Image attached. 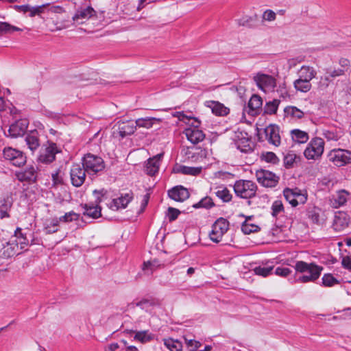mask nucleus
<instances>
[{"label":"nucleus","mask_w":351,"mask_h":351,"mask_svg":"<svg viewBox=\"0 0 351 351\" xmlns=\"http://www.w3.org/2000/svg\"><path fill=\"white\" fill-rule=\"evenodd\" d=\"M294 267L296 272L302 274L295 279L296 282L300 283L315 281L319 278L323 270V267L322 266L313 263H308L302 261H297Z\"/></svg>","instance_id":"f257e3e1"},{"label":"nucleus","mask_w":351,"mask_h":351,"mask_svg":"<svg viewBox=\"0 0 351 351\" xmlns=\"http://www.w3.org/2000/svg\"><path fill=\"white\" fill-rule=\"evenodd\" d=\"M82 161L83 167L86 170L87 173L90 176L96 175L105 168L104 160L101 157L92 154H86Z\"/></svg>","instance_id":"f03ea898"},{"label":"nucleus","mask_w":351,"mask_h":351,"mask_svg":"<svg viewBox=\"0 0 351 351\" xmlns=\"http://www.w3.org/2000/svg\"><path fill=\"white\" fill-rule=\"evenodd\" d=\"M235 193L241 198H251L255 196L257 186L250 180H239L233 186Z\"/></svg>","instance_id":"7ed1b4c3"},{"label":"nucleus","mask_w":351,"mask_h":351,"mask_svg":"<svg viewBox=\"0 0 351 351\" xmlns=\"http://www.w3.org/2000/svg\"><path fill=\"white\" fill-rule=\"evenodd\" d=\"M93 193L95 197L96 204L95 205L93 203L84 204V215L92 217L93 219H97L101 217V208L99 206V204L101 202L102 197L106 194V191H105L104 189H101L99 191L95 190L93 191Z\"/></svg>","instance_id":"20e7f679"},{"label":"nucleus","mask_w":351,"mask_h":351,"mask_svg":"<svg viewBox=\"0 0 351 351\" xmlns=\"http://www.w3.org/2000/svg\"><path fill=\"white\" fill-rule=\"evenodd\" d=\"M324 150V140L322 138L315 137L309 142L304 154L308 160H317L323 154Z\"/></svg>","instance_id":"39448f33"},{"label":"nucleus","mask_w":351,"mask_h":351,"mask_svg":"<svg viewBox=\"0 0 351 351\" xmlns=\"http://www.w3.org/2000/svg\"><path fill=\"white\" fill-rule=\"evenodd\" d=\"M253 80L259 89L265 93L273 92L276 86V80L270 75L258 73Z\"/></svg>","instance_id":"423d86ee"},{"label":"nucleus","mask_w":351,"mask_h":351,"mask_svg":"<svg viewBox=\"0 0 351 351\" xmlns=\"http://www.w3.org/2000/svg\"><path fill=\"white\" fill-rule=\"evenodd\" d=\"M328 158L335 165L342 167L351 163V152L342 149H334L328 154Z\"/></svg>","instance_id":"0eeeda50"},{"label":"nucleus","mask_w":351,"mask_h":351,"mask_svg":"<svg viewBox=\"0 0 351 351\" xmlns=\"http://www.w3.org/2000/svg\"><path fill=\"white\" fill-rule=\"evenodd\" d=\"M3 156L5 160H9L12 165L16 167H21L26 162V156L23 153L10 147L3 149Z\"/></svg>","instance_id":"6e6552de"},{"label":"nucleus","mask_w":351,"mask_h":351,"mask_svg":"<svg viewBox=\"0 0 351 351\" xmlns=\"http://www.w3.org/2000/svg\"><path fill=\"white\" fill-rule=\"evenodd\" d=\"M113 129V136L122 139L134 134L136 129V125L132 121H118Z\"/></svg>","instance_id":"1a4fd4ad"},{"label":"nucleus","mask_w":351,"mask_h":351,"mask_svg":"<svg viewBox=\"0 0 351 351\" xmlns=\"http://www.w3.org/2000/svg\"><path fill=\"white\" fill-rule=\"evenodd\" d=\"M258 183L265 187H274L279 181V177L268 170L259 169L256 172Z\"/></svg>","instance_id":"9d476101"},{"label":"nucleus","mask_w":351,"mask_h":351,"mask_svg":"<svg viewBox=\"0 0 351 351\" xmlns=\"http://www.w3.org/2000/svg\"><path fill=\"white\" fill-rule=\"evenodd\" d=\"M86 170L80 164H74L70 170L71 184L75 187L81 186L86 179Z\"/></svg>","instance_id":"9b49d317"},{"label":"nucleus","mask_w":351,"mask_h":351,"mask_svg":"<svg viewBox=\"0 0 351 351\" xmlns=\"http://www.w3.org/2000/svg\"><path fill=\"white\" fill-rule=\"evenodd\" d=\"M45 147L42 149L38 156L40 162L43 163H50L55 160L56 154L60 152L56 143L47 142Z\"/></svg>","instance_id":"f8f14e48"},{"label":"nucleus","mask_w":351,"mask_h":351,"mask_svg":"<svg viewBox=\"0 0 351 351\" xmlns=\"http://www.w3.org/2000/svg\"><path fill=\"white\" fill-rule=\"evenodd\" d=\"M265 139L269 144L278 147L280 144V130L278 126L270 124L264 129Z\"/></svg>","instance_id":"ddd939ff"},{"label":"nucleus","mask_w":351,"mask_h":351,"mask_svg":"<svg viewBox=\"0 0 351 351\" xmlns=\"http://www.w3.org/2000/svg\"><path fill=\"white\" fill-rule=\"evenodd\" d=\"M28 121L27 119H19L12 123L8 130V136L17 138L23 136L27 128Z\"/></svg>","instance_id":"4468645a"},{"label":"nucleus","mask_w":351,"mask_h":351,"mask_svg":"<svg viewBox=\"0 0 351 351\" xmlns=\"http://www.w3.org/2000/svg\"><path fill=\"white\" fill-rule=\"evenodd\" d=\"M160 302L154 298H144L136 303V306L139 307L149 314H152L156 308L160 306Z\"/></svg>","instance_id":"2eb2a0df"},{"label":"nucleus","mask_w":351,"mask_h":351,"mask_svg":"<svg viewBox=\"0 0 351 351\" xmlns=\"http://www.w3.org/2000/svg\"><path fill=\"white\" fill-rule=\"evenodd\" d=\"M133 198L132 192L121 194L118 198L113 199L110 203V208L112 210H117L120 208H125Z\"/></svg>","instance_id":"dca6fc26"},{"label":"nucleus","mask_w":351,"mask_h":351,"mask_svg":"<svg viewBox=\"0 0 351 351\" xmlns=\"http://www.w3.org/2000/svg\"><path fill=\"white\" fill-rule=\"evenodd\" d=\"M169 197L176 202H184L189 197L188 190L182 186H176L168 191Z\"/></svg>","instance_id":"f3484780"},{"label":"nucleus","mask_w":351,"mask_h":351,"mask_svg":"<svg viewBox=\"0 0 351 351\" xmlns=\"http://www.w3.org/2000/svg\"><path fill=\"white\" fill-rule=\"evenodd\" d=\"M95 14L96 12L90 6L81 8L76 11L75 14L73 16V20L79 24H82L84 23V20H87L95 16Z\"/></svg>","instance_id":"a211bd4d"},{"label":"nucleus","mask_w":351,"mask_h":351,"mask_svg":"<svg viewBox=\"0 0 351 351\" xmlns=\"http://www.w3.org/2000/svg\"><path fill=\"white\" fill-rule=\"evenodd\" d=\"M16 176L21 182H35L37 178V171L34 166H29L24 171L17 172Z\"/></svg>","instance_id":"6ab92c4d"},{"label":"nucleus","mask_w":351,"mask_h":351,"mask_svg":"<svg viewBox=\"0 0 351 351\" xmlns=\"http://www.w3.org/2000/svg\"><path fill=\"white\" fill-rule=\"evenodd\" d=\"M20 253L18 250L17 243H14L10 240L0 250V258H9Z\"/></svg>","instance_id":"aec40b11"},{"label":"nucleus","mask_w":351,"mask_h":351,"mask_svg":"<svg viewBox=\"0 0 351 351\" xmlns=\"http://www.w3.org/2000/svg\"><path fill=\"white\" fill-rule=\"evenodd\" d=\"M162 155V154H157L147 160L145 167V171L147 175L154 176L158 171Z\"/></svg>","instance_id":"412c9836"},{"label":"nucleus","mask_w":351,"mask_h":351,"mask_svg":"<svg viewBox=\"0 0 351 351\" xmlns=\"http://www.w3.org/2000/svg\"><path fill=\"white\" fill-rule=\"evenodd\" d=\"M184 133L185 134L187 139L193 144H197L202 141L205 138V135L203 132L195 127L185 129Z\"/></svg>","instance_id":"4be33fe9"},{"label":"nucleus","mask_w":351,"mask_h":351,"mask_svg":"<svg viewBox=\"0 0 351 351\" xmlns=\"http://www.w3.org/2000/svg\"><path fill=\"white\" fill-rule=\"evenodd\" d=\"M224 130V137L230 138L232 141V143L234 145L239 141H241V139L245 140V136L248 134L244 131H241L235 128H226Z\"/></svg>","instance_id":"5701e85b"},{"label":"nucleus","mask_w":351,"mask_h":351,"mask_svg":"<svg viewBox=\"0 0 351 351\" xmlns=\"http://www.w3.org/2000/svg\"><path fill=\"white\" fill-rule=\"evenodd\" d=\"M316 75L317 71L314 67L308 65H303L298 71L299 78L307 80L310 82L315 77Z\"/></svg>","instance_id":"b1692460"},{"label":"nucleus","mask_w":351,"mask_h":351,"mask_svg":"<svg viewBox=\"0 0 351 351\" xmlns=\"http://www.w3.org/2000/svg\"><path fill=\"white\" fill-rule=\"evenodd\" d=\"M13 204L11 197L7 196L0 199V218L10 217L9 211L10 210Z\"/></svg>","instance_id":"393cba45"},{"label":"nucleus","mask_w":351,"mask_h":351,"mask_svg":"<svg viewBox=\"0 0 351 351\" xmlns=\"http://www.w3.org/2000/svg\"><path fill=\"white\" fill-rule=\"evenodd\" d=\"M25 142L31 151L36 150L40 145L38 131L32 130L29 132L25 136Z\"/></svg>","instance_id":"a878e982"},{"label":"nucleus","mask_w":351,"mask_h":351,"mask_svg":"<svg viewBox=\"0 0 351 351\" xmlns=\"http://www.w3.org/2000/svg\"><path fill=\"white\" fill-rule=\"evenodd\" d=\"M188 158L193 161H198L204 158L206 156V151L200 147H189L186 153Z\"/></svg>","instance_id":"bb28decb"},{"label":"nucleus","mask_w":351,"mask_h":351,"mask_svg":"<svg viewBox=\"0 0 351 351\" xmlns=\"http://www.w3.org/2000/svg\"><path fill=\"white\" fill-rule=\"evenodd\" d=\"M349 220L345 214L340 213L335 217L333 227L336 230L341 231L348 226Z\"/></svg>","instance_id":"cd10ccee"},{"label":"nucleus","mask_w":351,"mask_h":351,"mask_svg":"<svg viewBox=\"0 0 351 351\" xmlns=\"http://www.w3.org/2000/svg\"><path fill=\"white\" fill-rule=\"evenodd\" d=\"M291 134L293 141L298 143H305L309 138L307 132L299 129L292 130Z\"/></svg>","instance_id":"c85d7f7f"},{"label":"nucleus","mask_w":351,"mask_h":351,"mask_svg":"<svg viewBox=\"0 0 351 351\" xmlns=\"http://www.w3.org/2000/svg\"><path fill=\"white\" fill-rule=\"evenodd\" d=\"M262 104L263 101L260 96L257 95H252L248 102V108L251 111L249 113L254 115L256 113V110H258L262 106Z\"/></svg>","instance_id":"c756f323"},{"label":"nucleus","mask_w":351,"mask_h":351,"mask_svg":"<svg viewBox=\"0 0 351 351\" xmlns=\"http://www.w3.org/2000/svg\"><path fill=\"white\" fill-rule=\"evenodd\" d=\"M293 86L298 91L302 93L308 92L312 87L310 82L299 77L293 82Z\"/></svg>","instance_id":"7c9ffc66"},{"label":"nucleus","mask_w":351,"mask_h":351,"mask_svg":"<svg viewBox=\"0 0 351 351\" xmlns=\"http://www.w3.org/2000/svg\"><path fill=\"white\" fill-rule=\"evenodd\" d=\"M284 112L287 117L293 119H300L304 117V112L295 106H287L285 108Z\"/></svg>","instance_id":"2f4dec72"},{"label":"nucleus","mask_w":351,"mask_h":351,"mask_svg":"<svg viewBox=\"0 0 351 351\" xmlns=\"http://www.w3.org/2000/svg\"><path fill=\"white\" fill-rule=\"evenodd\" d=\"M348 195L349 193L344 190L338 191L337 194L333 196V206L335 208H337L343 205L346 202Z\"/></svg>","instance_id":"473e14b6"},{"label":"nucleus","mask_w":351,"mask_h":351,"mask_svg":"<svg viewBox=\"0 0 351 351\" xmlns=\"http://www.w3.org/2000/svg\"><path fill=\"white\" fill-rule=\"evenodd\" d=\"M164 344L170 351H181L182 350V342L172 338L165 339Z\"/></svg>","instance_id":"72a5a7b5"},{"label":"nucleus","mask_w":351,"mask_h":351,"mask_svg":"<svg viewBox=\"0 0 351 351\" xmlns=\"http://www.w3.org/2000/svg\"><path fill=\"white\" fill-rule=\"evenodd\" d=\"M280 100L274 99V100L267 102L264 107V112L267 114H274L277 112Z\"/></svg>","instance_id":"f704fd0d"},{"label":"nucleus","mask_w":351,"mask_h":351,"mask_svg":"<svg viewBox=\"0 0 351 351\" xmlns=\"http://www.w3.org/2000/svg\"><path fill=\"white\" fill-rule=\"evenodd\" d=\"M219 223V218L216 219V221L214 222V223L212 226V230L208 233V237L210 239L215 242V243H219V228L218 226V223Z\"/></svg>","instance_id":"c9c22d12"},{"label":"nucleus","mask_w":351,"mask_h":351,"mask_svg":"<svg viewBox=\"0 0 351 351\" xmlns=\"http://www.w3.org/2000/svg\"><path fill=\"white\" fill-rule=\"evenodd\" d=\"M22 29L10 25L6 22H0V36L7 34H11L15 31H21Z\"/></svg>","instance_id":"e433bc0d"},{"label":"nucleus","mask_w":351,"mask_h":351,"mask_svg":"<svg viewBox=\"0 0 351 351\" xmlns=\"http://www.w3.org/2000/svg\"><path fill=\"white\" fill-rule=\"evenodd\" d=\"M60 220L58 218L51 219L45 226V231L47 234H53L58 230Z\"/></svg>","instance_id":"4c0bfd02"},{"label":"nucleus","mask_w":351,"mask_h":351,"mask_svg":"<svg viewBox=\"0 0 351 351\" xmlns=\"http://www.w3.org/2000/svg\"><path fill=\"white\" fill-rule=\"evenodd\" d=\"M155 120H156V119L151 117L141 118L138 119L134 123L136 125V127L145 128L148 129L153 126L154 121Z\"/></svg>","instance_id":"58836bf2"},{"label":"nucleus","mask_w":351,"mask_h":351,"mask_svg":"<svg viewBox=\"0 0 351 351\" xmlns=\"http://www.w3.org/2000/svg\"><path fill=\"white\" fill-rule=\"evenodd\" d=\"M323 135L328 141H337L341 138L342 133L340 131L326 130H324Z\"/></svg>","instance_id":"ea45409f"},{"label":"nucleus","mask_w":351,"mask_h":351,"mask_svg":"<svg viewBox=\"0 0 351 351\" xmlns=\"http://www.w3.org/2000/svg\"><path fill=\"white\" fill-rule=\"evenodd\" d=\"M202 171L201 167H191L187 166H180L178 170V172H180L184 175H193L196 176L199 174Z\"/></svg>","instance_id":"a19ab883"},{"label":"nucleus","mask_w":351,"mask_h":351,"mask_svg":"<svg viewBox=\"0 0 351 351\" xmlns=\"http://www.w3.org/2000/svg\"><path fill=\"white\" fill-rule=\"evenodd\" d=\"M189 351H197L202 346L198 341L189 338L187 335L183 337Z\"/></svg>","instance_id":"79ce46f5"},{"label":"nucleus","mask_w":351,"mask_h":351,"mask_svg":"<svg viewBox=\"0 0 351 351\" xmlns=\"http://www.w3.org/2000/svg\"><path fill=\"white\" fill-rule=\"evenodd\" d=\"M322 284L325 287H333L339 284V281L331 274H325L322 277Z\"/></svg>","instance_id":"37998d69"},{"label":"nucleus","mask_w":351,"mask_h":351,"mask_svg":"<svg viewBox=\"0 0 351 351\" xmlns=\"http://www.w3.org/2000/svg\"><path fill=\"white\" fill-rule=\"evenodd\" d=\"M153 339V335L149 334L147 330L138 331L136 332L134 339L145 343Z\"/></svg>","instance_id":"c03bdc74"},{"label":"nucleus","mask_w":351,"mask_h":351,"mask_svg":"<svg viewBox=\"0 0 351 351\" xmlns=\"http://www.w3.org/2000/svg\"><path fill=\"white\" fill-rule=\"evenodd\" d=\"M261 158L262 160H264L266 162L272 164H277L279 162V159L277 156L271 152L262 153Z\"/></svg>","instance_id":"a18cd8bd"},{"label":"nucleus","mask_w":351,"mask_h":351,"mask_svg":"<svg viewBox=\"0 0 351 351\" xmlns=\"http://www.w3.org/2000/svg\"><path fill=\"white\" fill-rule=\"evenodd\" d=\"M259 228L258 226L248 223L247 221H244L241 226V230L245 234H249L252 232L258 231Z\"/></svg>","instance_id":"49530a36"},{"label":"nucleus","mask_w":351,"mask_h":351,"mask_svg":"<svg viewBox=\"0 0 351 351\" xmlns=\"http://www.w3.org/2000/svg\"><path fill=\"white\" fill-rule=\"evenodd\" d=\"M80 215L75 213L74 211H71L69 213H66L63 216L58 218L60 220V222H71L73 221H76L79 219Z\"/></svg>","instance_id":"de8ad7c7"},{"label":"nucleus","mask_w":351,"mask_h":351,"mask_svg":"<svg viewBox=\"0 0 351 351\" xmlns=\"http://www.w3.org/2000/svg\"><path fill=\"white\" fill-rule=\"evenodd\" d=\"M160 264L158 261H149L143 263V269L146 271L148 274H152L153 271L158 268Z\"/></svg>","instance_id":"09e8293b"},{"label":"nucleus","mask_w":351,"mask_h":351,"mask_svg":"<svg viewBox=\"0 0 351 351\" xmlns=\"http://www.w3.org/2000/svg\"><path fill=\"white\" fill-rule=\"evenodd\" d=\"M214 206L213 199L210 197H205L202 198L198 203L195 204L193 207L195 208H209Z\"/></svg>","instance_id":"8fccbe9b"},{"label":"nucleus","mask_w":351,"mask_h":351,"mask_svg":"<svg viewBox=\"0 0 351 351\" xmlns=\"http://www.w3.org/2000/svg\"><path fill=\"white\" fill-rule=\"evenodd\" d=\"M272 270H273V267H271H271L258 266V267H256L254 269V271L256 275L261 276L263 277H266V276H269L271 273Z\"/></svg>","instance_id":"3c124183"},{"label":"nucleus","mask_w":351,"mask_h":351,"mask_svg":"<svg viewBox=\"0 0 351 351\" xmlns=\"http://www.w3.org/2000/svg\"><path fill=\"white\" fill-rule=\"evenodd\" d=\"M234 145L241 152H245L247 149H250V144L248 134L245 136V140L241 139V141L237 142Z\"/></svg>","instance_id":"603ef678"},{"label":"nucleus","mask_w":351,"mask_h":351,"mask_svg":"<svg viewBox=\"0 0 351 351\" xmlns=\"http://www.w3.org/2000/svg\"><path fill=\"white\" fill-rule=\"evenodd\" d=\"M285 199L291 204L292 206L295 207V189H286L283 192Z\"/></svg>","instance_id":"864d4df0"},{"label":"nucleus","mask_w":351,"mask_h":351,"mask_svg":"<svg viewBox=\"0 0 351 351\" xmlns=\"http://www.w3.org/2000/svg\"><path fill=\"white\" fill-rule=\"evenodd\" d=\"M205 106L211 110L213 114L216 116H219V103L218 101L212 100L206 101Z\"/></svg>","instance_id":"5fc2aeb1"},{"label":"nucleus","mask_w":351,"mask_h":351,"mask_svg":"<svg viewBox=\"0 0 351 351\" xmlns=\"http://www.w3.org/2000/svg\"><path fill=\"white\" fill-rule=\"evenodd\" d=\"M296 155L293 153H288L284 157V164L286 168H291L293 167L296 160Z\"/></svg>","instance_id":"6e6d98bb"},{"label":"nucleus","mask_w":351,"mask_h":351,"mask_svg":"<svg viewBox=\"0 0 351 351\" xmlns=\"http://www.w3.org/2000/svg\"><path fill=\"white\" fill-rule=\"evenodd\" d=\"M284 207L282 202L280 200H276L272 206H271V210H272V215L274 217L277 216L280 213L283 211Z\"/></svg>","instance_id":"4d7b16f0"},{"label":"nucleus","mask_w":351,"mask_h":351,"mask_svg":"<svg viewBox=\"0 0 351 351\" xmlns=\"http://www.w3.org/2000/svg\"><path fill=\"white\" fill-rule=\"evenodd\" d=\"M307 200V195L305 193H301L297 189H295V207L300 204H304Z\"/></svg>","instance_id":"13d9d810"},{"label":"nucleus","mask_w":351,"mask_h":351,"mask_svg":"<svg viewBox=\"0 0 351 351\" xmlns=\"http://www.w3.org/2000/svg\"><path fill=\"white\" fill-rule=\"evenodd\" d=\"M14 242V243H17L18 250H23L25 247L29 245V239H27L26 236L23 237H20V239H14L12 240Z\"/></svg>","instance_id":"bf43d9fd"},{"label":"nucleus","mask_w":351,"mask_h":351,"mask_svg":"<svg viewBox=\"0 0 351 351\" xmlns=\"http://www.w3.org/2000/svg\"><path fill=\"white\" fill-rule=\"evenodd\" d=\"M263 20L266 21H274L276 20V14L271 10H266L262 16Z\"/></svg>","instance_id":"052dcab7"},{"label":"nucleus","mask_w":351,"mask_h":351,"mask_svg":"<svg viewBox=\"0 0 351 351\" xmlns=\"http://www.w3.org/2000/svg\"><path fill=\"white\" fill-rule=\"evenodd\" d=\"M180 213V211L178 209L172 208V207H169L168 208L169 220L170 221L176 220L178 218Z\"/></svg>","instance_id":"680f3d73"},{"label":"nucleus","mask_w":351,"mask_h":351,"mask_svg":"<svg viewBox=\"0 0 351 351\" xmlns=\"http://www.w3.org/2000/svg\"><path fill=\"white\" fill-rule=\"evenodd\" d=\"M51 177L53 185L61 184L63 183V178L60 170H58L56 173H52Z\"/></svg>","instance_id":"e2e57ef3"},{"label":"nucleus","mask_w":351,"mask_h":351,"mask_svg":"<svg viewBox=\"0 0 351 351\" xmlns=\"http://www.w3.org/2000/svg\"><path fill=\"white\" fill-rule=\"evenodd\" d=\"M291 270L287 267H278L275 270V274L277 276H282V277L287 276L289 274H291Z\"/></svg>","instance_id":"0e129e2a"},{"label":"nucleus","mask_w":351,"mask_h":351,"mask_svg":"<svg viewBox=\"0 0 351 351\" xmlns=\"http://www.w3.org/2000/svg\"><path fill=\"white\" fill-rule=\"evenodd\" d=\"M232 194L226 188L221 191V199L223 202H230L232 199Z\"/></svg>","instance_id":"69168bd1"},{"label":"nucleus","mask_w":351,"mask_h":351,"mask_svg":"<svg viewBox=\"0 0 351 351\" xmlns=\"http://www.w3.org/2000/svg\"><path fill=\"white\" fill-rule=\"evenodd\" d=\"M342 265L344 268L351 271V256H346L342 258Z\"/></svg>","instance_id":"338daca9"},{"label":"nucleus","mask_w":351,"mask_h":351,"mask_svg":"<svg viewBox=\"0 0 351 351\" xmlns=\"http://www.w3.org/2000/svg\"><path fill=\"white\" fill-rule=\"evenodd\" d=\"M330 74L328 73V75L322 77L320 80V86H323L324 88L328 87L330 82Z\"/></svg>","instance_id":"774afa93"}]
</instances>
